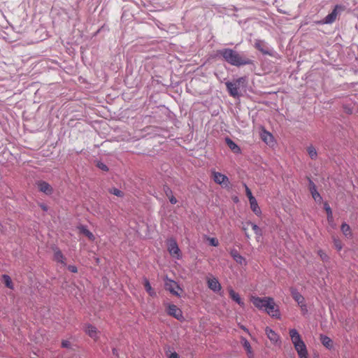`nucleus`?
<instances>
[{
	"instance_id": "nucleus-1",
	"label": "nucleus",
	"mask_w": 358,
	"mask_h": 358,
	"mask_svg": "<svg viewBox=\"0 0 358 358\" xmlns=\"http://www.w3.org/2000/svg\"><path fill=\"white\" fill-rule=\"evenodd\" d=\"M250 301L257 308L266 312L270 317L280 319L281 313L279 306L275 303L273 298L251 296Z\"/></svg>"
},
{
	"instance_id": "nucleus-25",
	"label": "nucleus",
	"mask_w": 358,
	"mask_h": 358,
	"mask_svg": "<svg viewBox=\"0 0 358 358\" xmlns=\"http://www.w3.org/2000/svg\"><path fill=\"white\" fill-rule=\"evenodd\" d=\"M54 259L57 262L63 264L64 265L66 264H65V257L62 255V252L59 250L55 252Z\"/></svg>"
},
{
	"instance_id": "nucleus-32",
	"label": "nucleus",
	"mask_w": 358,
	"mask_h": 358,
	"mask_svg": "<svg viewBox=\"0 0 358 358\" xmlns=\"http://www.w3.org/2000/svg\"><path fill=\"white\" fill-rule=\"evenodd\" d=\"M245 188L246 196H248L249 201L251 200L252 198H255L252 196V194L250 189H249V187L246 185H245Z\"/></svg>"
},
{
	"instance_id": "nucleus-22",
	"label": "nucleus",
	"mask_w": 358,
	"mask_h": 358,
	"mask_svg": "<svg viewBox=\"0 0 358 358\" xmlns=\"http://www.w3.org/2000/svg\"><path fill=\"white\" fill-rule=\"evenodd\" d=\"M143 285L145 287V289L148 292V294L154 297L156 296V292L155 289L151 287L150 282L148 279H144Z\"/></svg>"
},
{
	"instance_id": "nucleus-33",
	"label": "nucleus",
	"mask_w": 358,
	"mask_h": 358,
	"mask_svg": "<svg viewBox=\"0 0 358 358\" xmlns=\"http://www.w3.org/2000/svg\"><path fill=\"white\" fill-rule=\"evenodd\" d=\"M327 221H328V222H329V224L330 225H331L332 227H334V226H333V224H334V218H333L332 213H331V214H328V215H327Z\"/></svg>"
},
{
	"instance_id": "nucleus-37",
	"label": "nucleus",
	"mask_w": 358,
	"mask_h": 358,
	"mask_svg": "<svg viewBox=\"0 0 358 358\" xmlns=\"http://www.w3.org/2000/svg\"><path fill=\"white\" fill-rule=\"evenodd\" d=\"M252 229L255 231L256 234L261 235V229H259V227L258 226H257L256 224H253Z\"/></svg>"
},
{
	"instance_id": "nucleus-36",
	"label": "nucleus",
	"mask_w": 358,
	"mask_h": 358,
	"mask_svg": "<svg viewBox=\"0 0 358 358\" xmlns=\"http://www.w3.org/2000/svg\"><path fill=\"white\" fill-rule=\"evenodd\" d=\"M318 254H319V255L320 256L321 259L323 261H326L327 260L328 257H327V255L324 252H322V250H320L318 252Z\"/></svg>"
},
{
	"instance_id": "nucleus-15",
	"label": "nucleus",
	"mask_w": 358,
	"mask_h": 358,
	"mask_svg": "<svg viewBox=\"0 0 358 358\" xmlns=\"http://www.w3.org/2000/svg\"><path fill=\"white\" fill-rule=\"evenodd\" d=\"M225 143L234 153H241V150L240 147L236 143H235L231 139H230L229 138H226Z\"/></svg>"
},
{
	"instance_id": "nucleus-29",
	"label": "nucleus",
	"mask_w": 358,
	"mask_h": 358,
	"mask_svg": "<svg viewBox=\"0 0 358 358\" xmlns=\"http://www.w3.org/2000/svg\"><path fill=\"white\" fill-rule=\"evenodd\" d=\"M334 246L335 248L338 250L340 251L342 248H343V245H342V243L341 241L339 240V239H336L334 238Z\"/></svg>"
},
{
	"instance_id": "nucleus-40",
	"label": "nucleus",
	"mask_w": 358,
	"mask_h": 358,
	"mask_svg": "<svg viewBox=\"0 0 358 358\" xmlns=\"http://www.w3.org/2000/svg\"><path fill=\"white\" fill-rule=\"evenodd\" d=\"M113 193L119 196L122 195V192L117 189H114Z\"/></svg>"
},
{
	"instance_id": "nucleus-42",
	"label": "nucleus",
	"mask_w": 358,
	"mask_h": 358,
	"mask_svg": "<svg viewBox=\"0 0 358 358\" xmlns=\"http://www.w3.org/2000/svg\"><path fill=\"white\" fill-rule=\"evenodd\" d=\"M169 201L170 202L172 203V204H176L177 203V199L176 197H174L173 196H171L170 198H169Z\"/></svg>"
},
{
	"instance_id": "nucleus-19",
	"label": "nucleus",
	"mask_w": 358,
	"mask_h": 358,
	"mask_svg": "<svg viewBox=\"0 0 358 358\" xmlns=\"http://www.w3.org/2000/svg\"><path fill=\"white\" fill-rule=\"evenodd\" d=\"M310 190L312 194L313 198L315 201H320L322 199V197L320 194L317 192L315 185L313 182H310Z\"/></svg>"
},
{
	"instance_id": "nucleus-23",
	"label": "nucleus",
	"mask_w": 358,
	"mask_h": 358,
	"mask_svg": "<svg viewBox=\"0 0 358 358\" xmlns=\"http://www.w3.org/2000/svg\"><path fill=\"white\" fill-rule=\"evenodd\" d=\"M320 341L322 343V345L326 347L328 349H331L333 346V341L332 340L327 336H324V335H321L320 336Z\"/></svg>"
},
{
	"instance_id": "nucleus-16",
	"label": "nucleus",
	"mask_w": 358,
	"mask_h": 358,
	"mask_svg": "<svg viewBox=\"0 0 358 358\" xmlns=\"http://www.w3.org/2000/svg\"><path fill=\"white\" fill-rule=\"evenodd\" d=\"M38 187L40 191L44 192L46 194H50L52 193V188L51 186L44 181H40L37 183Z\"/></svg>"
},
{
	"instance_id": "nucleus-8",
	"label": "nucleus",
	"mask_w": 358,
	"mask_h": 358,
	"mask_svg": "<svg viewBox=\"0 0 358 358\" xmlns=\"http://www.w3.org/2000/svg\"><path fill=\"white\" fill-rule=\"evenodd\" d=\"M207 285L210 289L215 293H218L222 289V286L217 278L210 275L206 278Z\"/></svg>"
},
{
	"instance_id": "nucleus-30",
	"label": "nucleus",
	"mask_w": 358,
	"mask_h": 358,
	"mask_svg": "<svg viewBox=\"0 0 358 358\" xmlns=\"http://www.w3.org/2000/svg\"><path fill=\"white\" fill-rule=\"evenodd\" d=\"M301 308V311L303 315H306L308 313L307 306L305 303V301L302 302L301 304H298Z\"/></svg>"
},
{
	"instance_id": "nucleus-13",
	"label": "nucleus",
	"mask_w": 358,
	"mask_h": 358,
	"mask_svg": "<svg viewBox=\"0 0 358 358\" xmlns=\"http://www.w3.org/2000/svg\"><path fill=\"white\" fill-rule=\"evenodd\" d=\"M229 294L230 298L237 303L241 307H244L245 303L240 297L239 294L236 293L232 288L229 289Z\"/></svg>"
},
{
	"instance_id": "nucleus-21",
	"label": "nucleus",
	"mask_w": 358,
	"mask_h": 358,
	"mask_svg": "<svg viewBox=\"0 0 358 358\" xmlns=\"http://www.w3.org/2000/svg\"><path fill=\"white\" fill-rule=\"evenodd\" d=\"M251 210L257 215H259L261 214L260 208L258 206L257 200L255 198H252L251 200L249 201Z\"/></svg>"
},
{
	"instance_id": "nucleus-35",
	"label": "nucleus",
	"mask_w": 358,
	"mask_h": 358,
	"mask_svg": "<svg viewBox=\"0 0 358 358\" xmlns=\"http://www.w3.org/2000/svg\"><path fill=\"white\" fill-rule=\"evenodd\" d=\"M97 166L103 171H108L107 166L101 162L98 163Z\"/></svg>"
},
{
	"instance_id": "nucleus-39",
	"label": "nucleus",
	"mask_w": 358,
	"mask_h": 358,
	"mask_svg": "<svg viewBox=\"0 0 358 358\" xmlns=\"http://www.w3.org/2000/svg\"><path fill=\"white\" fill-rule=\"evenodd\" d=\"M62 345L63 348H69L71 345V343L69 341H63L62 343Z\"/></svg>"
},
{
	"instance_id": "nucleus-24",
	"label": "nucleus",
	"mask_w": 358,
	"mask_h": 358,
	"mask_svg": "<svg viewBox=\"0 0 358 358\" xmlns=\"http://www.w3.org/2000/svg\"><path fill=\"white\" fill-rule=\"evenodd\" d=\"M341 229L345 237L350 238L352 236L351 229L348 224L343 223L341 225Z\"/></svg>"
},
{
	"instance_id": "nucleus-26",
	"label": "nucleus",
	"mask_w": 358,
	"mask_h": 358,
	"mask_svg": "<svg viewBox=\"0 0 358 358\" xmlns=\"http://www.w3.org/2000/svg\"><path fill=\"white\" fill-rule=\"evenodd\" d=\"M307 152L309 155V157L312 159H315L317 157V150L315 149V148L313 145H309L308 148H307Z\"/></svg>"
},
{
	"instance_id": "nucleus-27",
	"label": "nucleus",
	"mask_w": 358,
	"mask_h": 358,
	"mask_svg": "<svg viewBox=\"0 0 358 358\" xmlns=\"http://www.w3.org/2000/svg\"><path fill=\"white\" fill-rule=\"evenodd\" d=\"M80 231L81 234L86 236L90 240H93L94 238L93 234L83 227L80 229Z\"/></svg>"
},
{
	"instance_id": "nucleus-10",
	"label": "nucleus",
	"mask_w": 358,
	"mask_h": 358,
	"mask_svg": "<svg viewBox=\"0 0 358 358\" xmlns=\"http://www.w3.org/2000/svg\"><path fill=\"white\" fill-rule=\"evenodd\" d=\"M164 287L166 290L169 291L172 294L175 296H179L178 291L180 290V286L176 282L166 279L164 283Z\"/></svg>"
},
{
	"instance_id": "nucleus-34",
	"label": "nucleus",
	"mask_w": 358,
	"mask_h": 358,
	"mask_svg": "<svg viewBox=\"0 0 358 358\" xmlns=\"http://www.w3.org/2000/svg\"><path fill=\"white\" fill-rule=\"evenodd\" d=\"M324 208L327 213V215L331 214V213H332L331 209L327 203H324Z\"/></svg>"
},
{
	"instance_id": "nucleus-5",
	"label": "nucleus",
	"mask_w": 358,
	"mask_h": 358,
	"mask_svg": "<svg viewBox=\"0 0 358 358\" xmlns=\"http://www.w3.org/2000/svg\"><path fill=\"white\" fill-rule=\"evenodd\" d=\"M167 248L169 252L173 258L177 259H180L181 258V252L175 239L171 238L167 241Z\"/></svg>"
},
{
	"instance_id": "nucleus-28",
	"label": "nucleus",
	"mask_w": 358,
	"mask_h": 358,
	"mask_svg": "<svg viewBox=\"0 0 358 358\" xmlns=\"http://www.w3.org/2000/svg\"><path fill=\"white\" fill-rule=\"evenodd\" d=\"M3 283L5 284V285L7 287H8L10 289H13V282H12L10 278L8 275H3Z\"/></svg>"
},
{
	"instance_id": "nucleus-11",
	"label": "nucleus",
	"mask_w": 358,
	"mask_h": 358,
	"mask_svg": "<svg viewBox=\"0 0 358 358\" xmlns=\"http://www.w3.org/2000/svg\"><path fill=\"white\" fill-rule=\"evenodd\" d=\"M166 310L169 315L174 317L178 320L182 319V313L176 305L171 303L168 304Z\"/></svg>"
},
{
	"instance_id": "nucleus-43",
	"label": "nucleus",
	"mask_w": 358,
	"mask_h": 358,
	"mask_svg": "<svg viewBox=\"0 0 358 358\" xmlns=\"http://www.w3.org/2000/svg\"><path fill=\"white\" fill-rule=\"evenodd\" d=\"M169 358H178V355L176 352L171 353Z\"/></svg>"
},
{
	"instance_id": "nucleus-9",
	"label": "nucleus",
	"mask_w": 358,
	"mask_h": 358,
	"mask_svg": "<svg viewBox=\"0 0 358 358\" xmlns=\"http://www.w3.org/2000/svg\"><path fill=\"white\" fill-rule=\"evenodd\" d=\"M343 9V7L339 5H336L334 10L331 13L327 15L322 21V24H331L333 23L337 18L338 15V11Z\"/></svg>"
},
{
	"instance_id": "nucleus-44",
	"label": "nucleus",
	"mask_w": 358,
	"mask_h": 358,
	"mask_svg": "<svg viewBox=\"0 0 358 358\" xmlns=\"http://www.w3.org/2000/svg\"><path fill=\"white\" fill-rule=\"evenodd\" d=\"M241 328L243 330H244L245 331H246L247 333H248V329H246L245 327L241 326Z\"/></svg>"
},
{
	"instance_id": "nucleus-12",
	"label": "nucleus",
	"mask_w": 358,
	"mask_h": 358,
	"mask_svg": "<svg viewBox=\"0 0 358 358\" xmlns=\"http://www.w3.org/2000/svg\"><path fill=\"white\" fill-rule=\"evenodd\" d=\"M261 139L268 146L273 147L275 145V141L273 136L264 129H263L260 132Z\"/></svg>"
},
{
	"instance_id": "nucleus-14",
	"label": "nucleus",
	"mask_w": 358,
	"mask_h": 358,
	"mask_svg": "<svg viewBox=\"0 0 358 358\" xmlns=\"http://www.w3.org/2000/svg\"><path fill=\"white\" fill-rule=\"evenodd\" d=\"M266 334L268 338L273 343H276L279 341L280 337L278 334H276L271 329L266 327L265 329Z\"/></svg>"
},
{
	"instance_id": "nucleus-18",
	"label": "nucleus",
	"mask_w": 358,
	"mask_h": 358,
	"mask_svg": "<svg viewBox=\"0 0 358 358\" xmlns=\"http://www.w3.org/2000/svg\"><path fill=\"white\" fill-rule=\"evenodd\" d=\"M85 331L89 335V336H90L92 338H93L95 341L96 340L98 331H97L96 327H94L90 324H88L86 327Z\"/></svg>"
},
{
	"instance_id": "nucleus-4",
	"label": "nucleus",
	"mask_w": 358,
	"mask_h": 358,
	"mask_svg": "<svg viewBox=\"0 0 358 358\" xmlns=\"http://www.w3.org/2000/svg\"><path fill=\"white\" fill-rule=\"evenodd\" d=\"M245 81L244 78H239L235 82H227L226 86L230 96L238 98L240 96L238 90L240 84Z\"/></svg>"
},
{
	"instance_id": "nucleus-2",
	"label": "nucleus",
	"mask_w": 358,
	"mask_h": 358,
	"mask_svg": "<svg viewBox=\"0 0 358 358\" xmlns=\"http://www.w3.org/2000/svg\"><path fill=\"white\" fill-rule=\"evenodd\" d=\"M219 55L227 63L240 66L252 64V60L247 57L243 53H239L232 49L225 48L219 51Z\"/></svg>"
},
{
	"instance_id": "nucleus-6",
	"label": "nucleus",
	"mask_w": 358,
	"mask_h": 358,
	"mask_svg": "<svg viewBox=\"0 0 358 358\" xmlns=\"http://www.w3.org/2000/svg\"><path fill=\"white\" fill-rule=\"evenodd\" d=\"M255 47L264 55L270 56L273 55V50L270 48L268 44L264 41L257 40L255 43Z\"/></svg>"
},
{
	"instance_id": "nucleus-3",
	"label": "nucleus",
	"mask_w": 358,
	"mask_h": 358,
	"mask_svg": "<svg viewBox=\"0 0 358 358\" xmlns=\"http://www.w3.org/2000/svg\"><path fill=\"white\" fill-rule=\"evenodd\" d=\"M289 334L299 357L308 358L306 345L301 339V336L298 331L295 329H291L289 331Z\"/></svg>"
},
{
	"instance_id": "nucleus-45",
	"label": "nucleus",
	"mask_w": 358,
	"mask_h": 358,
	"mask_svg": "<svg viewBox=\"0 0 358 358\" xmlns=\"http://www.w3.org/2000/svg\"><path fill=\"white\" fill-rule=\"evenodd\" d=\"M113 354L115 355L116 354V350L113 349Z\"/></svg>"
},
{
	"instance_id": "nucleus-31",
	"label": "nucleus",
	"mask_w": 358,
	"mask_h": 358,
	"mask_svg": "<svg viewBox=\"0 0 358 358\" xmlns=\"http://www.w3.org/2000/svg\"><path fill=\"white\" fill-rule=\"evenodd\" d=\"M208 241H209L210 244L213 246H217L219 244L218 240L215 238H208Z\"/></svg>"
},
{
	"instance_id": "nucleus-17",
	"label": "nucleus",
	"mask_w": 358,
	"mask_h": 358,
	"mask_svg": "<svg viewBox=\"0 0 358 358\" xmlns=\"http://www.w3.org/2000/svg\"><path fill=\"white\" fill-rule=\"evenodd\" d=\"M241 343L247 352L248 357L249 358H252L254 356L251 345L248 341L245 338H241Z\"/></svg>"
},
{
	"instance_id": "nucleus-38",
	"label": "nucleus",
	"mask_w": 358,
	"mask_h": 358,
	"mask_svg": "<svg viewBox=\"0 0 358 358\" xmlns=\"http://www.w3.org/2000/svg\"><path fill=\"white\" fill-rule=\"evenodd\" d=\"M68 269L72 273H76L78 271L76 266L73 265L69 266Z\"/></svg>"
},
{
	"instance_id": "nucleus-41",
	"label": "nucleus",
	"mask_w": 358,
	"mask_h": 358,
	"mask_svg": "<svg viewBox=\"0 0 358 358\" xmlns=\"http://www.w3.org/2000/svg\"><path fill=\"white\" fill-rule=\"evenodd\" d=\"M234 259L237 262L241 263L242 262V257L240 255H234Z\"/></svg>"
},
{
	"instance_id": "nucleus-7",
	"label": "nucleus",
	"mask_w": 358,
	"mask_h": 358,
	"mask_svg": "<svg viewBox=\"0 0 358 358\" xmlns=\"http://www.w3.org/2000/svg\"><path fill=\"white\" fill-rule=\"evenodd\" d=\"M213 178L214 181L220 185L222 187L227 188L229 186V180L225 175L214 171L213 172Z\"/></svg>"
},
{
	"instance_id": "nucleus-20",
	"label": "nucleus",
	"mask_w": 358,
	"mask_h": 358,
	"mask_svg": "<svg viewBox=\"0 0 358 358\" xmlns=\"http://www.w3.org/2000/svg\"><path fill=\"white\" fill-rule=\"evenodd\" d=\"M291 295L298 304H301L304 301L303 296L294 288L291 289Z\"/></svg>"
}]
</instances>
